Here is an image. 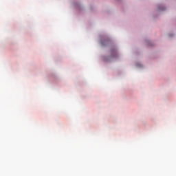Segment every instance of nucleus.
<instances>
[{"mask_svg": "<svg viewBox=\"0 0 176 176\" xmlns=\"http://www.w3.org/2000/svg\"><path fill=\"white\" fill-rule=\"evenodd\" d=\"M117 56V52L116 50L112 51V55L111 57H116Z\"/></svg>", "mask_w": 176, "mask_h": 176, "instance_id": "obj_1", "label": "nucleus"}]
</instances>
